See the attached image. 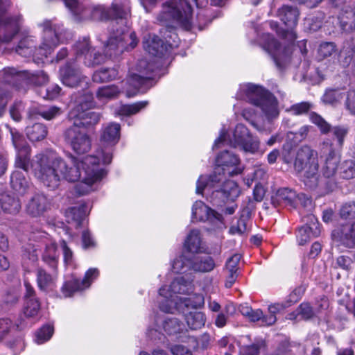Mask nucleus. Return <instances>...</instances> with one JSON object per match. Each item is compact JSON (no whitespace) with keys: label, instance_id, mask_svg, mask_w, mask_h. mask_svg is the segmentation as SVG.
I'll use <instances>...</instances> for the list:
<instances>
[{"label":"nucleus","instance_id":"obj_1","mask_svg":"<svg viewBox=\"0 0 355 355\" xmlns=\"http://www.w3.org/2000/svg\"><path fill=\"white\" fill-rule=\"evenodd\" d=\"M130 14V8L126 0L115 1L110 8L107 9L103 6H94L91 12L94 20H113L112 30L104 45V53L106 56L116 58L125 51L133 49L138 44V38L135 32H129L126 28L119 29L114 27L119 21L121 24H126Z\"/></svg>","mask_w":355,"mask_h":355},{"label":"nucleus","instance_id":"obj_2","mask_svg":"<svg viewBox=\"0 0 355 355\" xmlns=\"http://www.w3.org/2000/svg\"><path fill=\"white\" fill-rule=\"evenodd\" d=\"M85 157L79 160L70 155L69 163H67L54 153L40 154L35 157L32 168L35 176L44 186L55 189L58 187L62 178L69 182H76L83 178L82 163Z\"/></svg>","mask_w":355,"mask_h":355},{"label":"nucleus","instance_id":"obj_3","mask_svg":"<svg viewBox=\"0 0 355 355\" xmlns=\"http://www.w3.org/2000/svg\"><path fill=\"white\" fill-rule=\"evenodd\" d=\"M43 28L42 42L36 48V41L33 36L23 37L15 47V52L25 58L31 56L47 57L63 40L64 29L62 24L46 19L40 25Z\"/></svg>","mask_w":355,"mask_h":355},{"label":"nucleus","instance_id":"obj_4","mask_svg":"<svg viewBox=\"0 0 355 355\" xmlns=\"http://www.w3.org/2000/svg\"><path fill=\"white\" fill-rule=\"evenodd\" d=\"M270 26L275 30L277 34L289 42L282 46V44L271 35L264 34L263 35V42L261 45L263 49L268 52L272 58L277 67L283 69L290 62L291 55L293 52V43L297 35L294 30L283 29L279 28L277 21H270Z\"/></svg>","mask_w":355,"mask_h":355},{"label":"nucleus","instance_id":"obj_5","mask_svg":"<svg viewBox=\"0 0 355 355\" xmlns=\"http://www.w3.org/2000/svg\"><path fill=\"white\" fill-rule=\"evenodd\" d=\"M294 168L297 173L304 172L303 181L306 186L314 189L318 185L319 164L315 150L308 146L299 148L294 162Z\"/></svg>","mask_w":355,"mask_h":355},{"label":"nucleus","instance_id":"obj_6","mask_svg":"<svg viewBox=\"0 0 355 355\" xmlns=\"http://www.w3.org/2000/svg\"><path fill=\"white\" fill-rule=\"evenodd\" d=\"M242 90L245 100L259 107L268 119H272L279 115L276 99L270 92L262 87L250 83L245 85Z\"/></svg>","mask_w":355,"mask_h":355},{"label":"nucleus","instance_id":"obj_7","mask_svg":"<svg viewBox=\"0 0 355 355\" xmlns=\"http://www.w3.org/2000/svg\"><path fill=\"white\" fill-rule=\"evenodd\" d=\"M48 79V76L42 71L31 73L26 70L19 71L13 67H7L0 71L1 81L19 91L24 90L28 84L42 85Z\"/></svg>","mask_w":355,"mask_h":355},{"label":"nucleus","instance_id":"obj_8","mask_svg":"<svg viewBox=\"0 0 355 355\" xmlns=\"http://www.w3.org/2000/svg\"><path fill=\"white\" fill-rule=\"evenodd\" d=\"M136 72L131 73L128 78L127 83L131 89H127L126 96L132 97L139 93H146L152 86L154 66L146 60H139L135 67Z\"/></svg>","mask_w":355,"mask_h":355},{"label":"nucleus","instance_id":"obj_9","mask_svg":"<svg viewBox=\"0 0 355 355\" xmlns=\"http://www.w3.org/2000/svg\"><path fill=\"white\" fill-rule=\"evenodd\" d=\"M192 8L187 0H169L163 5L157 19L162 22L174 21L187 29L191 28Z\"/></svg>","mask_w":355,"mask_h":355},{"label":"nucleus","instance_id":"obj_10","mask_svg":"<svg viewBox=\"0 0 355 355\" xmlns=\"http://www.w3.org/2000/svg\"><path fill=\"white\" fill-rule=\"evenodd\" d=\"M227 143L234 148H240L242 150L252 154L255 153L259 148V141L257 138L252 137L249 130L244 125L239 123L236 125L232 135L227 139L226 133L220 134V137L215 141L214 147H219L220 144Z\"/></svg>","mask_w":355,"mask_h":355},{"label":"nucleus","instance_id":"obj_11","mask_svg":"<svg viewBox=\"0 0 355 355\" xmlns=\"http://www.w3.org/2000/svg\"><path fill=\"white\" fill-rule=\"evenodd\" d=\"M83 166V176L80 182L74 187L75 193L78 196H85L94 190L93 184L101 180L105 175V170L99 168V158L94 155L86 156L82 163Z\"/></svg>","mask_w":355,"mask_h":355},{"label":"nucleus","instance_id":"obj_12","mask_svg":"<svg viewBox=\"0 0 355 355\" xmlns=\"http://www.w3.org/2000/svg\"><path fill=\"white\" fill-rule=\"evenodd\" d=\"M63 136L65 141L77 154H85L91 149V138L78 127L76 121H74L72 125L64 130Z\"/></svg>","mask_w":355,"mask_h":355},{"label":"nucleus","instance_id":"obj_13","mask_svg":"<svg viewBox=\"0 0 355 355\" xmlns=\"http://www.w3.org/2000/svg\"><path fill=\"white\" fill-rule=\"evenodd\" d=\"M16 167L19 169L12 172L10 176L11 187L19 194H24L30 189L31 182L28 176L29 159L25 156H19L15 161Z\"/></svg>","mask_w":355,"mask_h":355},{"label":"nucleus","instance_id":"obj_14","mask_svg":"<svg viewBox=\"0 0 355 355\" xmlns=\"http://www.w3.org/2000/svg\"><path fill=\"white\" fill-rule=\"evenodd\" d=\"M240 189L238 184L232 180L224 182L219 189H216L209 196L210 202L214 206L223 207L229 202L234 201L239 197Z\"/></svg>","mask_w":355,"mask_h":355},{"label":"nucleus","instance_id":"obj_15","mask_svg":"<svg viewBox=\"0 0 355 355\" xmlns=\"http://www.w3.org/2000/svg\"><path fill=\"white\" fill-rule=\"evenodd\" d=\"M60 75L62 83L67 87H80L82 89L89 87V78L84 76L74 64L68 63L60 69Z\"/></svg>","mask_w":355,"mask_h":355},{"label":"nucleus","instance_id":"obj_16","mask_svg":"<svg viewBox=\"0 0 355 355\" xmlns=\"http://www.w3.org/2000/svg\"><path fill=\"white\" fill-rule=\"evenodd\" d=\"M98 275L99 271L97 268H89L82 280L73 278L65 282L61 288L62 295L65 297H71L73 293L89 288Z\"/></svg>","mask_w":355,"mask_h":355},{"label":"nucleus","instance_id":"obj_17","mask_svg":"<svg viewBox=\"0 0 355 355\" xmlns=\"http://www.w3.org/2000/svg\"><path fill=\"white\" fill-rule=\"evenodd\" d=\"M216 165L220 168L222 173L228 174L230 176L238 175L242 172V169L238 166L240 163L239 157L229 150L222 151L216 157Z\"/></svg>","mask_w":355,"mask_h":355},{"label":"nucleus","instance_id":"obj_18","mask_svg":"<svg viewBox=\"0 0 355 355\" xmlns=\"http://www.w3.org/2000/svg\"><path fill=\"white\" fill-rule=\"evenodd\" d=\"M192 220L196 221H209L211 223L221 222L222 215L207 206L202 201L198 200L192 207Z\"/></svg>","mask_w":355,"mask_h":355},{"label":"nucleus","instance_id":"obj_19","mask_svg":"<svg viewBox=\"0 0 355 355\" xmlns=\"http://www.w3.org/2000/svg\"><path fill=\"white\" fill-rule=\"evenodd\" d=\"M331 132L334 137V141L327 139L322 142V150L323 153L327 151L335 152L336 150L341 149L344 144L345 139L349 132V129L344 125H336L331 127Z\"/></svg>","mask_w":355,"mask_h":355},{"label":"nucleus","instance_id":"obj_20","mask_svg":"<svg viewBox=\"0 0 355 355\" xmlns=\"http://www.w3.org/2000/svg\"><path fill=\"white\" fill-rule=\"evenodd\" d=\"M332 237L347 248L355 247V220L341 225L331 233Z\"/></svg>","mask_w":355,"mask_h":355},{"label":"nucleus","instance_id":"obj_21","mask_svg":"<svg viewBox=\"0 0 355 355\" xmlns=\"http://www.w3.org/2000/svg\"><path fill=\"white\" fill-rule=\"evenodd\" d=\"M95 105L93 94L87 89H82L75 96L74 107L70 112L71 116L91 110Z\"/></svg>","mask_w":355,"mask_h":355},{"label":"nucleus","instance_id":"obj_22","mask_svg":"<svg viewBox=\"0 0 355 355\" xmlns=\"http://www.w3.org/2000/svg\"><path fill=\"white\" fill-rule=\"evenodd\" d=\"M143 46L145 51L153 56L161 58L167 52L166 44L158 36L153 34L149 33L144 36Z\"/></svg>","mask_w":355,"mask_h":355},{"label":"nucleus","instance_id":"obj_23","mask_svg":"<svg viewBox=\"0 0 355 355\" xmlns=\"http://www.w3.org/2000/svg\"><path fill=\"white\" fill-rule=\"evenodd\" d=\"M49 205V201L44 195L37 193L31 198L26 205V211L33 217L40 216L46 211Z\"/></svg>","mask_w":355,"mask_h":355},{"label":"nucleus","instance_id":"obj_24","mask_svg":"<svg viewBox=\"0 0 355 355\" xmlns=\"http://www.w3.org/2000/svg\"><path fill=\"white\" fill-rule=\"evenodd\" d=\"M57 279V270H52L47 272L43 268H38L36 270V281L39 289L44 292H48L55 284Z\"/></svg>","mask_w":355,"mask_h":355},{"label":"nucleus","instance_id":"obj_25","mask_svg":"<svg viewBox=\"0 0 355 355\" xmlns=\"http://www.w3.org/2000/svg\"><path fill=\"white\" fill-rule=\"evenodd\" d=\"M88 212V206L85 203L69 207L65 211L66 220L68 223L73 225L75 228H78Z\"/></svg>","mask_w":355,"mask_h":355},{"label":"nucleus","instance_id":"obj_26","mask_svg":"<svg viewBox=\"0 0 355 355\" xmlns=\"http://www.w3.org/2000/svg\"><path fill=\"white\" fill-rule=\"evenodd\" d=\"M297 195L295 192L288 188L278 189L275 195L271 198V202L275 207L281 205L295 207Z\"/></svg>","mask_w":355,"mask_h":355},{"label":"nucleus","instance_id":"obj_27","mask_svg":"<svg viewBox=\"0 0 355 355\" xmlns=\"http://www.w3.org/2000/svg\"><path fill=\"white\" fill-rule=\"evenodd\" d=\"M277 15L287 29L293 30L297 24L299 11L295 6L284 5L278 9Z\"/></svg>","mask_w":355,"mask_h":355},{"label":"nucleus","instance_id":"obj_28","mask_svg":"<svg viewBox=\"0 0 355 355\" xmlns=\"http://www.w3.org/2000/svg\"><path fill=\"white\" fill-rule=\"evenodd\" d=\"M0 207L4 213L17 214L21 209V202L14 193L2 192L0 193Z\"/></svg>","mask_w":355,"mask_h":355},{"label":"nucleus","instance_id":"obj_29","mask_svg":"<svg viewBox=\"0 0 355 355\" xmlns=\"http://www.w3.org/2000/svg\"><path fill=\"white\" fill-rule=\"evenodd\" d=\"M320 230L318 223H313L311 225L307 224L299 228L297 234V239L300 245L306 244L312 238L320 235Z\"/></svg>","mask_w":355,"mask_h":355},{"label":"nucleus","instance_id":"obj_30","mask_svg":"<svg viewBox=\"0 0 355 355\" xmlns=\"http://www.w3.org/2000/svg\"><path fill=\"white\" fill-rule=\"evenodd\" d=\"M215 268V262L210 256L192 254V271L208 272Z\"/></svg>","mask_w":355,"mask_h":355},{"label":"nucleus","instance_id":"obj_31","mask_svg":"<svg viewBox=\"0 0 355 355\" xmlns=\"http://www.w3.org/2000/svg\"><path fill=\"white\" fill-rule=\"evenodd\" d=\"M120 125L118 123H110L106 126L101 136V141L105 145H115L120 137Z\"/></svg>","mask_w":355,"mask_h":355},{"label":"nucleus","instance_id":"obj_32","mask_svg":"<svg viewBox=\"0 0 355 355\" xmlns=\"http://www.w3.org/2000/svg\"><path fill=\"white\" fill-rule=\"evenodd\" d=\"M28 139L32 142L40 141L48 135L47 127L42 123H35L28 125L25 129Z\"/></svg>","mask_w":355,"mask_h":355},{"label":"nucleus","instance_id":"obj_33","mask_svg":"<svg viewBox=\"0 0 355 355\" xmlns=\"http://www.w3.org/2000/svg\"><path fill=\"white\" fill-rule=\"evenodd\" d=\"M71 117L76 119L75 121L77 122L78 127L88 128L99 122L101 114L99 112L89 110L80 114H76V115Z\"/></svg>","mask_w":355,"mask_h":355},{"label":"nucleus","instance_id":"obj_34","mask_svg":"<svg viewBox=\"0 0 355 355\" xmlns=\"http://www.w3.org/2000/svg\"><path fill=\"white\" fill-rule=\"evenodd\" d=\"M173 293L189 295L193 291V279H186L184 277L175 278L170 285Z\"/></svg>","mask_w":355,"mask_h":355},{"label":"nucleus","instance_id":"obj_35","mask_svg":"<svg viewBox=\"0 0 355 355\" xmlns=\"http://www.w3.org/2000/svg\"><path fill=\"white\" fill-rule=\"evenodd\" d=\"M42 260L52 270H57L59 254L57 252V247L55 243H49L45 245V249L42 254Z\"/></svg>","mask_w":355,"mask_h":355},{"label":"nucleus","instance_id":"obj_36","mask_svg":"<svg viewBox=\"0 0 355 355\" xmlns=\"http://www.w3.org/2000/svg\"><path fill=\"white\" fill-rule=\"evenodd\" d=\"M324 154H328L322 172L323 176L327 178L334 177L338 169V164L340 162V158L336 155L335 152L327 151Z\"/></svg>","mask_w":355,"mask_h":355},{"label":"nucleus","instance_id":"obj_37","mask_svg":"<svg viewBox=\"0 0 355 355\" xmlns=\"http://www.w3.org/2000/svg\"><path fill=\"white\" fill-rule=\"evenodd\" d=\"M172 270L176 273H186L192 271V254H182L176 257L173 261Z\"/></svg>","mask_w":355,"mask_h":355},{"label":"nucleus","instance_id":"obj_38","mask_svg":"<svg viewBox=\"0 0 355 355\" xmlns=\"http://www.w3.org/2000/svg\"><path fill=\"white\" fill-rule=\"evenodd\" d=\"M31 112L48 121L53 120L62 114L61 108L55 105L34 107Z\"/></svg>","mask_w":355,"mask_h":355},{"label":"nucleus","instance_id":"obj_39","mask_svg":"<svg viewBox=\"0 0 355 355\" xmlns=\"http://www.w3.org/2000/svg\"><path fill=\"white\" fill-rule=\"evenodd\" d=\"M118 75L119 71L115 67H102L94 73L92 80L97 83L109 82L116 79Z\"/></svg>","mask_w":355,"mask_h":355},{"label":"nucleus","instance_id":"obj_40","mask_svg":"<svg viewBox=\"0 0 355 355\" xmlns=\"http://www.w3.org/2000/svg\"><path fill=\"white\" fill-rule=\"evenodd\" d=\"M185 320L191 330H197L204 327L206 317L202 312L191 311L185 315Z\"/></svg>","mask_w":355,"mask_h":355},{"label":"nucleus","instance_id":"obj_41","mask_svg":"<svg viewBox=\"0 0 355 355\" xmlns=\"http://www.w3.org/2000/svg\"><path fill=\"white\" fill-rule=\"evenodd\" d=\"M184 328V324L175 318H167L163 323V329L168 335L181 333Z\"/></svg>","mask_w":355,"mask_h":355},{"label":"nucleus","instance_id":"obj_42","mask_svg":"<svg viewBox=\"0 0 355 355\" xmlns=\"http://www.w3.org/2000/svg\"><path fill=\"white\" fill-rule=\"evenodd\" d=\"M11 134L13 145L15 146V148L18 150V155L17 156V158L20 155H26L30 159L29 147L23 139V137L17 132H12Z\"/></svg>","mask_w":355,"mask_h":355},{"label":"nucleus","instance_id":"obj_43","mask_svg":"<svg viewBox=\"0 0 355 355\" xmlns=\"http://www.w3.org/2000/svg\"><path fill=\"white\" fill-rule=\"evenodd\" d=\"M309 120L318 128L322 134L326 135L331 132V125L318 113L311 112L309 113Z\"/></svg>","mask_w":355,"mask_h":355},{"label":"nucleus","instance_id":"obj_44","mask_svg":"<svg viewBox=\"0 0 355 355\" xmlns=\"http://www.w3.org/2000/svg\"><path fill=\"white\" fill-rule=\"evenodd\" d=\"M185 248L191 252H197L200 248V237L199 232L193 230L188 235L184 243Z\"/></svg>","mask_w":355,"mask_h":355},{"label":"nucleus","instance_id":"obj_45","mask_svg":"<svg viewBox=\"0 0 355 355\" xmlns=\"http://www.w3.org/2000/svg\"><path fill=\"white\" fill-rule=\"evenodd\" d=\"M315 105L313 103L309 101H302L300 103H297L292 105L288 109V112H290L293 115H302L309 114L311 112V110L314 108Z\"/></svg>","mask_w":355,"mask_h":355},{"label":"nucleus","instance_id":"obj_46","mask_svg":"<svg viewBox=\"0 0 355 355\" xmlns=\"http://www.w3.org/2000/svg\"><path fill=\"white\" fill-rule=\"evenodd\" d=\"M340 175L342 178L349 180L355 178V158L344 161L340 167Z\"/></svg>","mask_w":355,"mask_h":355},{"label":"nucleus","instance_id":"obj_47","mask_svg":"<svg viewBox=\"0 0 355 355\" xmlns=\"http://www.w3.org/2000/svg\"><path fill=\"white\" fill-rule=\"evenodd\" d=\"M38 259V252L35 246L28 245L23 254V266L29 269L31 266H33Z\"/></svg>","mask_w":355,"mask_h":355},{"label":"nucleus","instance_id":"obj_48","mask_svg":"<svg viewBox=\"0 0 355 355\" xmlns=\"http://www.w3.org/2000/svg\"><path fill=\"white\" fill-rule=\"evenodd\" d=\"M337 52V46L333 42H322L318 49V56L323 59L331 57Z\"/></svg>","mask_w":355,"mask_h":355},{"label":"nucleus","instance_id":"obj_49","mask_svg":"<svg viewBox=\"0 0 355 355\" xmlns=\"http://www.w3.org/2000/svg\"><path fill=\"white\" fill-rule=\"evenodd\" d=\"M119 93L120 89L117 86L110 85L100 87L96 92V96L99 100L110 99L117 96Z\"/></svg>","mask_w":355,"mask_h":355},{"label":"nucleus","instance_id":"obj_50","mask_svg":"<svg viewBox=\"0 0 355 355\" xmlns=\"http://www.w3.org/2000/svg\"><path fill=\"white\" fill-rule=\"evenodd\" d=\"M40 310V302L38 299L25 300L24 314L26 318H34Z\"/></svg>","mask_w":355,"mask_h":355},{"label":"nucleus","instance_id":"obj_51","mask_svg":"<svg viewBox=\"0 0 355 355\" xmlns=\"http://www.w3.org/2000/svg\"><path fill=\"white\" fill-rule=\"evenodd\" d=\"M266 347V343L263 340H256L254 343L243 345L240 350L241 355H259L260 350Z\"/></svg>","mask_w":355,"mask_h":355},{"label":"nucleus","instance_id":"obj_52","mask_svg":"<svg viewBox=\"0 0 355 355\" xmlns=\"http://www.w3.org/2000/svg\"><path fill=\"white\" fill-rule=\"evenodd\" d=\"M19 299V294L14 291H6L1 296V306L3 308L9 309L15 306Z\"/></svg>","mask_w":355,"mask_h":355},{"label":"nucleus","instance_id":"obj_53","mask_svg":"<svg viewBox=\"0 0 355 355\" xmlns=\"http://www.w3.org/2000/svg\"><path fill=\"white\" fill-rule=\"evenodd\" d=\"M53 327L50 324L44 325L35 334V341L38 344H42L49 340L53 336Z\"/></svg>","mask_w":355,"mask_h":355},{"label":"nucleus","instance_id":"obj_54","mask_svg":"<svg viewBox=\"0 0 355 355\" xmlns=\"http://www.w3.org/2000/svg\"><path fill=\"white\" fill-rule=\"evenodd\" d=\"M105 60V55L92 49L89 53L85 54L84 62L85 65L92 67L101 64Z\"/></svg>","mask_w":355,"mask_h":355},{"label":"nucleus","instance_id":"obj_55","mask_svg":"<svg viewBox=\"0 0 355 355\" xmlns=\"http://www.w3.org/2000/svg\"><path fill=\"white\" fill-rule=\"evenodd\" d=\"M148 104L147 101H139L132 104L123 105L121 108V112L123 115H132L138 113L140 110L145 108Z\"/></svg>","mask_w":355,"mask_h":355},{"label":"nucleus","instance_id":"obj_56","mask_svg":"<svg viewBox=\"0 0 355 355\" xmlns=\"http://www.w3.org/2000/svg\"><path fill=\"white\" fill-rule=\"evenodd\" d=\"M73 49L77 57L84 56L85 59V54L89 53L92 48L90 46L89 38L83 37L80 40L73 46Z\"/></svg>","mask_w":355,"mask_h":355},{"label":"nucleus","instance_id":"obj_57","mask_svg":"<svg viewBox=\"0 0 355 355\" xmlns=\"http://www.w3.org/2000/svg\"><path fill=\"white\" fill-rule=\"evenodd\" d=\"M343 98V94L338 89H327L322 96L325 104L334 105Z\"/></svg>","mask_w":355,"mask_h":355},{"label":"nucleus","instance_id":"obj_58","mask_svg":"<svg viewBox=\"0 0 355 355\" xmlns=\"http://www.w3.org/2000/svg\"><path fill=\"white\" fill-rule=\"evenodd\" d=\"M340 216L343 219H355V201H349L343 204L340 209Z\"/></svg>","mask_w":355,"mask_h":355},{"label":"nucleus","instance_id":"obj_59","mask_svg":"<svg viewBox=\"0 0 355 355\" xmlns=\"http://www.w3.org/2000/svg\"><path fill=\"white\" fill-rule=\"evenodd\" d=\"M60 90L61 88L58 85H51L40 88V93L44 98L53 100L59 96Z\"/></svg>","mask_w":355,"mask_h":355},{"label":"nucleus","instance_id":"obj_60","mask_svg":"<svg viewBox=\"0 0 355 355\" xmlns=\"http://www.w3.org/2000/svg\"><path fill=\"white\" fill-rule=\"evenodd\" d=\"M184 303L187 308L197 309L204 304V297L202 295L194 294L190 297L185 298Z\"/></svg>","mask_w":355,"mask_h":355},{"label":"nucleus","instance_id":"obj_61","mask_svg":"<svg viewBox=\"0 0 355 355\" xmlns=\"http://www.w3.org/2000/svg\"><path fill=\"white\" fill-rule=\"evenodd\" d=\"M14 327L11 320L8 318L0 319V340L3 339Z\"/></svg>","mask_w":355,"mask_h":355},{"label":"nucleus","instance_id":"obj_62","mask_svg":"<svg viewBox=\"0 0 355 355\" xmlns=\"http://www.w3.org/2000/svg\"><path fill=\"white\" fill-rule=\"evenodd\" d=\"M298 313L305 320L311 319L314 315V311L309 303H302L298 307Z\"/></svg>","mask_w":355,"mask_h":355},{"label":"nucleus","instance_id":"obj_63","mask_svg":"<svg viewBox=\"0 0 355 355\" xmlns=\"http://www.w3.org/2000/svg\"><path fill=\"white\" fill-rule=\"evenodd\" d=\"M254 209L255 202L249 198L241 210L240 216L250 219L251 217L252 211L254 210Z\"/></svg>","mask_w":355,"mask_h":355},{"label":"nucleus","instance_id":"obj_64","mask_svg":"<svg viewBox=\"0 0 355 355\" xmlns=\"http://www.w3.org/2000/svg\"><path fill=\"white\" fill-rule=\"evenodd\" d=\"M346 108L352 114H355V91H349L347 93L345 102Z\"/></svg>","mask_w":355,"mask_h":355}]
</instances>
